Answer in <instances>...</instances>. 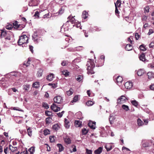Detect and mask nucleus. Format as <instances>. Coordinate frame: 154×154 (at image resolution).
<instances>
[{
    "mask_svg": "<svg viewBox=\"0 0 154 154\" xmlns=\"http://www.w3.org/2000/svg\"><path fill=\"white\" fill-rule=\"evenodd\" d=\"M116 4V5L117 6V8H119L120 7L121 5V1L120 0H117L116 3H115V4Z\"/></svg>",
    "mask_w": 154,
    "mask_h": 154,
    "instance_id": "50",
    "label": "nucleus"
},
{
    "mask_svg": "<svg viewBox=\"0 0 154 154\" xmlns=\"http://www.w3.org/2000/svg\"><path fill=\"white\" fill-rule=\"evenodd\" d=\"M30 60L31 58H29L27 61L24 62L23 65L25 66L26 67H27L29 66L30 64V62L31 61Z\"/></svg>",
    "mask_w": 154,
    "mask_h": 154,
    "instance_id": "29",
    "label": "nucleus"
},
{
    "mask_svg": "<svg viewBox=\"0 0 154 154\" xmlns=\"http://www.w3.org/2000/svg\"><path fill=\"white\" fill-rule=\"evenodd\" d=\"M135 36L136 40H138L140 37V35L138 33H135Z\"/></svg>",
    "mask_w": 154,
    "mask_h": 154,
    "instance_id": "58",
    "label": "nucleus"
},
{
    "mask_svg": "<svg viewBox=\"0 0 154 154\" xmlns=\"http://www.w3.org/2000/svg\"><path fill=\"white\" fill-rule=\"evenodd\" d=\"M73 93V90L72 88H70L69 91L66 92L67 94L69 96L72 95Z\"/></svg>",
    "mask_w": 154,
    "mask_h": 154,
    "instance_id": "39",
    "label": "nucleus"
},
{
    "mask_svg": "<svg viewBox=\"0 0 154 154\" xmlns=\"http://www.w3.org/2000/svg\"><path fill=\"white\" fill-rule=\"evenodd\" d=\"M68 19L69 21L72 24L75 23V19L73 17H71V16H69L68 17Z\"/></svg>",
    "mask_w": 154,
    "mask_h": 154,
    "instance_id": "27",
    "label": "nucleus"
},
{
    "mask_svg": "<svg viewBox=\"0 0 154 154\" xmlns=\"http://www.w3.org/2000/svg\"><path fill=\"white\" fill-rule=\"evenodd\" d=\"M9 148L8 146H5L4 147V151L5 154H8L9 153Z\"/></svg>",
    "mask_w": 154,
    "mask_h": 154,
    "instance_id": "42",
    "label": "nucleus"
},
{
    "mask_svg": "<svg viewBox=\"0 0 154 154\" xmlns=\"http://www.w3.org/2000/svg\"><path fill=\"white\" fill-rule=\"evenodd\" d=\"M23 89L25 91H28L29 88V85H23Z\"/></svg>",
    "mask_w": 154,
    "mask_h": 154,
    "instance_id": "56",
    "label": "nucleus"
},
{
    "mask_svg": "<svg viewBox=\"0 0 154 154\" xmlns=\"http://www.w3.org/2000/svg\"><path fill=\"white\" fill-rule=\"evenodd\" d=\"M11 34V33L10 31L8 32V33L6 35V36L5 37V38L6 39H7L8 40H11V35L10 34Z\"/></svg>",
    "mask_w": 154,
    "mask_h": 154,
    "instance_id": "31",
    "label": "nucleus"
},
{
    "mask_svg": "<svg viewBox=\"0 0 154 154\" xmlns=\"http://www.w3.org/2000/svg\"><path fill=\"white\" fill-rule=\"evenodd\" d=\"M82 135H85L88 132V130H87L85 128H83L82 130Z\"/></svg>",
    "mask_w": 154,
    "mask_h": 154,
    "instance_id": "40",
    "label": "nucleus"
},
{
    "mask_svg": "<svg viewBox=\"0 0 154 154\" xmlns=\"http://www.w3.org/2000/svg\"><path fill=\"white\" fill-rule=\"evenodd\" d=\"M86 65L87 66V73L88 74H94L97 71L94 61L89 59Z\"/></svg>",
    "mask_w": 154,
    "mask_h": 154,
    "instance_id": "1",
    "label": "nucleus"
},
{
    "mask_svg": "<svg viewBox=\"0 0 154 154\" xmlns=\"http://www.w3.org/2000/svg\"><path fill=\"white\" fill-rule=\"evenodd\" d=\"M42 107L45 108L46 109H48L49 108L48 104L47 103L45 102L42 103Z\"/></svg>",
    "mask_w": 154,
    "mask_h": 154,
    "instance_id": "41",
    "label": "nucleus"
},
{
    "mask_svg": "<svg viewBox=\"0 0 154 154\" xmlns=\"http://www.w3.org/2000/svg\"><path fill=\"white\" fill-rule=\"evenodd\" d=\"M50 131L48 129H46L44 130V134L45 135H47L50 134Z\"/></svg>",
    "mask_w": 154,
    "mask_h": 154,
    "instance_id": "54",
    "label": "nucleus"
},
{
    "mask_svg": "<svg viewBox=\"0 0 154 154\" xmlns=\"http://www.w3.org/2000/svg\"><path fill=\"white\" fill-rule=\"evenodd\" d=\"M114 120V119L112 117H111L109 118V120L111 124H112L113 123Z\"/></svg>",
    "mask_w": 154,
    "mask_h": 154,
    "instance_id": "60",
    "label": "nucleus"
},
{
    "mask_svg": "<svg viewBox=\"0 0 154 154\" xmlns=\"http://www.w3.org/2000/svg\"><path fill=\"white\" fill-rule=\"evenodd\" d=\"M69 63V62L68 60H64L61 62V65L63 66H65L68 65Z\"/></svg>",
    "mask_w": 154,
    "mask_h": 154,
    "instance_id": "25",
    "label": "nucleus"
},
{
    "mask_svg": "<svg viewBox=\"0 0 154 154\" xmlns=\"http://www.w3.org/2000/svg\"><path fill=\"white\" fill-rule=\"evenodd\" d=\"M62 74L63 75L65 76L66 77L69 75V72L66 70H63L62 71Z\"/></svg>",
    "mask_w": 154,
    "mask_h": 154,
    "instance_id": "28",
    "label": "nucleus"
},
{
    "mask_svg": "<svg viewBox=\"0 0 154 154\" xmlns=\"http://www.w3.org/2000/svg\"><path fill=\"white\" fill-rule=\"evenodd\" d=\"M115 6L116 7V9H115V14L116 15H117V14H119V11H118V9L117 8V6L116 5V4L115 3Z\"/></svg>",
    "mask_w": 154,
    "mask_h": 154,
    "instance_id": "59",
    "label": "nucleus"
},
{
    "mask_svg": "<svg viewBox=\"0 0 154 154\" xmlns=\"http://www.w3.org/2000/svg\"><path fill=\"white\" fill-rule=\"evenodd\" d=\"M88 13L86 11H84L82 12V17L84 19H85L88 17Z\"/></svg>",
    "mask_w": 154,
    "mask_h": 154,
    "instance_id": "16",
    "label": "nucleus"
},
{
    "mask_svg": "<svg viewBox=\"0 0 154 154\" xmlns=\"http://www.w3.org/2000/svg\"><path fill=\"white\" fill-rule=\"evenodd\" d=\"M128 99L126 97L123 95L121 96L119 98L117 99L118 104H122L125 103Z\"/></svg>",
    "mask_w": 154,
    "mask_h": 154,
    "instance_id": "3",
    "label": "nucleus"
},
{
    "mask_svg": "<svg viewBox=\"0 0 154 154\" xmlns=\"http://www.w3.org/2000/svg\"><path fill=\"white\" fill-rule=\"evenodd\" d=\"M65 124H64V126L66 128H69V127L70 126V123L69 121L68 120L66 119H65Z\"/></svg>",
    "mask_w": 154,
    "mask_h": 154,
    "instance_id": "13",
    "label": "nucleus"
},
{
    "mask_svg": "<svg viewBox=\"0 0 154 154\" xmlns=\"http://www.w3.org/2000/svg\"><path fill=\"white\" fill-rule=\"evenodd\" d=\"M83 79V76L81 75L77 76V77L76 78V80L79 82L82 81Z\"/></svg>",
    "mask_w": 154,
    "mask_h": 154,
    "instance_id": "33",
    "label": "nucleus"
},
{
    "mask_svg": "<svg viewBox=\"0 0 154 154\" xmlns=\"http://www.w3.org/2000/svg\"><path fill=\"white\" fill-rule=\"evenodd\" d=\"M37 34L36 32H34L32 35L33 40L36 41L37 40Z\"/></svg>",
    "mask_w": 154,
    "mask_h": 154,
    "instance_id": "34",
    "label": "nucleus"
},
{
    "mask_svg": "<svg viewBox=\"0 0 154 154\" xmlns=\"http://www.w3.org/2000/svg\"><path fill=\"white\" fill-rule=\"evenodd\" d=\"M96 125V122H93L91 121H90L88 124V126L90 127L91 128L94 129L95 128V125Z\"/></svg>",
    "mask_w": 154,
    "mask_h": 154,
    "instance_id": "9",
    "label": "nucleus"
},
{
    "mask_svg": "<svg viewBox=\"0 0 154 154\" xmlns=\"http://www.w3.org/2000/svg\"><path fill=\"white\" fill-rule=\"evenodd\" d=\"M39 85L38 82H35L33 84L32 86L33 87L37 88L39 87Z\"/></svg>",
    "mask_w": 154,
    "mask_h": 154,
    "instance_id": "38",
    "label": "nucleus"
},
{
    "mask_svg": "<svg viewBox=\"0 0 154 154\" xmlns=\"http://www.w3.org/2000/svg\"><path fill=\"white\" fill-rule=\"evenodd\" d=\"M92 151L87 149H86L85 154H92Z\"/></svg>",
    "mask_w": 154,
    "mask_h": 154,
    "instance_id": "55",
    "label": "nucleus"
},
{
    "mask_svg": "<svg viewBox=\"0 0 154 154\" xmlns=\"http://www.w3.org/2000/svg\"><path fill=\"white\" fill-rule=\"evenodd\" d=\"M148 66L150 68L152 69L154 68V63H150L148 65Z\"/></svg>",
    "mask_w": 154,
    "mask_h": 154,
    "instance_id": "61",
    "label": "nucleus"
},
{
    "mask_svg": "<svg viewBox=\"0 0 154 154\" xmlns=\"http://www.w3.org/2000/svg\"><path fill=\"white\" fill-rule=\"evenodd\" d=\"M27 131L28 135L29 136H31L32 135V131L31 128L30 127H29L27 129Z\"/></svg>",
    "mask_w": 154,
    "mask_h": 154,
    "instance_id": "37",
    "label": "nucleus"
},
{
    "mask_svg": "<svg viewBox=\"0 0 154 154\" xmlns=\"http://www.w3.org/2000/svg\"><path fill=\"white\" fill-rule=\"evenodd\" d=\"M139 48L141 50L143 51H144L146 50L144 45L143 44L140 46Z\"/></svg>",
    "mask_w": 154,
    "mask_h": 154,
    "instance_id": "47",
    "label": "nucleus"
},
{
    "mask_svg": "<svg viewBox=\"0 0 154 154\" xmlns=\"http://www.w3.org/2000/svg\"><path fill=\"white\" fill-rule=\"evenodd\" d=\"M55 137L54 136H50L49 137L50 140L51 142L53 143L54 141Z\"/></svg>",
    "mask_w": 154,
    "mask_h": 154,
    "instance_id": "49",
    "label": "nucleus"
},
{
    "mask_svg": "<svg viewBox=\"0 0 154 154\" xmlns=\"http://www.w3.org/2000/svg\"><path fill=\"white\" fill-rule=\"evenodd\" d=\"M33 47L32 46L29 45V49L30 51L32 52V53H33Z\"/></svg>",
    "mask_w": 154,
    "mask_h": 154,
    "instance_id": "62",
    "label": "nucleus"
},
{
    "mask_svg": "<svg viewBox=\"0 0 154 154\" xmlns=\"http://www.w3.org/2000/svg\"><path fill=\"white\" fill-rule=\"evenodd\" d=\"M57 146L59 148V152H61L64 150V147L61 144H57Z\"/></svg>",
    "mask_w": 154,
    "mask_h": 154,
    "instance_id": "24",
    "label": "nucleus"
},
{
    "mask_svg": "<svg viewBox=\"0 0 154 154\" xmlns=\"http://www.w3.org/2000/svg\"><path fill=\"white\" fill-rule=\"evenodd\" d=\"M105 147L107 151L110 150L112 148V146L109 144L106 145Z\"/></svg>",
    "mask_w": 154,
    "mask_h": 154,
    "instance_id": "32",
    "label": "nucleus"
},
{
    "mask_svg": "<svg viewBox=\"0 0 154 154\" xmlns=\"http://www.w3.org/2000/svg\"><path fill=\"white\" fill-rule=\"evenodd\" d=\"M147 75L149 79H151L154 77V74L152 72H149L147 74Z\"/></svg>",
    "mask_w": 154,
    "mask_h": 154,
    "instance_id": "19",
    "label": "nucleus"
},
{
    "mask_svg": "<svg viewBox=\"0 0 154 154\" xmlns=\"http://www.w3.org/2000/svg\"><path fill=\"white\" fill-rule=\"evenodd\" d=\"M30 154H33L35 151V147H32L29 149V150Z\"/></svg>",
    "mask_w": 154,
    "mask_h": 154,
    "instance_id": "36",
    "label": "nucleus"
},
{
    "mask_svg": "<svg viewBox=\"0 0 154 154\" xmlns=\"http://www.w3.org/2000/svg\"><path fill=\"white\" fill-rule=\"evenodd\" d=\"M51 118H50V117H48L46 119L45 122L46 124H49L51 123Z\"/></svg>",
    "mask_w": 154,
    "mask_h": 154,
    "instance_id": "57",
    "label": "nucleus"
},
{
    "mask_svg": "<svg viewBox=\"0 0 154 154\" xmlns=\"http://www.w3.org/2000/svg\"><path fill=\"white\" fill-rule=\"evenodd\" d=\"M131 103L133 105L136 107H137L138 105V102L135 100H132L131 101Z\"/></svg>",
    "mask_w": 154,
    "mask_h": 154,
    "instance_id": "45",
    "label": "nucleus"
},
{
    "mask_svg": "<svg viewBox=\"0 0 154 154\" xmlns=\"http://www.w3.org/2000/svg\"><path fill=\"white\" fill-rule=\"evenodd\" d=\"M153 32V31L152 29H149L148 33V35H150Z\"/></svg>",
    "mask_w": 154,
    "mask_h": 154,
    "instance_id": "63",
    "label": "nucleus"
},
{
    "mask_svg": "<svg viewBox=\"0 0 154 154\" xmlns=\"http://www.w3.org/2000/svg\"><path fill=\"white\" fill-rule=\"evenodd\" d=\"M9 149L12 152H14L17 149V147L13 146L11 145H9Z\"/></svg>",
    "mask_w": 154,
    "mask_h": 154,
    "instance_id": "12",
    "label": "nucleus"
},
{
    "mask_svg": "<svg viewBox=\"0 0 154 154\" xmlns=\"http://www.w3.org/2000/svg\"><path fill=\"white\" fill-rule=\"evenodd\" d=\"M62 100V98L61 96H57L54 97V100L55 103L58 104H60L61 103Z\"/></svg>",
    "mask_w": 154,
    "mask_h": 154,
    "instance_id": "5",
    "label": "nucleus"
},
{
    "mask_svg": "<svg viewBox=\"0 0 154 154\" xmlns=\"http://www.w3.org/2000/svg\"><path fill=\"white\" fill-rule=\"evenodd\" d=\"M150 88L151 90L154 91V84H152L150 86Z\"/></svg>",
    "mask_w": 154,
    "mask_h": 154,
    "instance_id": "64",
    "label": "nucleus"
},
{
    "mask_svg": "<svg viewBox=\"0 0 154 154\" xmlns=\"http://www.w3.org/2000/svg\"><path fill=\"white\" fill-rule=\"evenodd\" d=\"M54 78V75L53 74L51 73L47 76L46 79L47 80L50 81H51L53 80Z\"/></svg>",
    "mask_w": 154,
    "mask_h": 154,
    "instance_id": "17",
    "label": "nucleus"
},
{
    "mask_svg": "<svg viewBox=\"0 0 154 154\" xmlns=\"http://www.w3.org/2000/svg\"><path fill=\"white\" fill-rule=\"evenodd\" d=\"M75 125L77 127H81L82 125V122L79 120H75Z\"/></svg>",
    "mask_w": 154,
    "mask_h": 154,
    "instance_id": "14",
    "label": "nucleus"
},
{
    "mask_svg": "<svg viewBox=\"0 0 154 154\" xmlns=\"http://www.w3.org/2000/svg\"><path fill=\"white\" fill-rule=\"evenodd\" d=\"M122 107L126 111L129 110V107L127 105H123L122 106Z\"/></svg>",
    "mask_w": 154,
    "mask_h": 154,
    "instance_id": "46",
    "label": "nucleus"
},
{
    "mask_svg": "<svg viewBox=\"0 0 154 154\" xmlns=\"http://www.w3.org/2000/svg\"><path fill=\"white\" fill-rule=\"evenodd\" d=\"M13 25L15 29L20 28V25L18 24V22L17 21H15L13 23Z\"/></svg>",
    "mask_w": 154,
    "mask_h": 154,
    "instance_id": "26",
    "label": "nucleus"
},
{
    "mask_svg": "<svg viewBox=\"0 0 154 154\" xmlns=\"http://www.w3.org/2000/svg\"><path fill=\"white\" fill-rule=\"evenodd\" d=\"M125 50L128 51L131 50L132 49V45L130 44H127L125 47Z\"/></svg>",
    "mask_w": 154,
    "mask_h": 154,
    "instance_id": "21",
    "label": "nucleus"
},
{
    "mask_svg": "<svg viewBox=\"0 0 154 154\" xmlns=\"http://www.w3.org/2000/svg\"><path fill=\"white\" fill-rule=\"evenodd\" d=\"M51 108L55 112H57L60 109V108L57 106L56 104L53 103L51 106Z\"/></svg>",
    "mask_w": 154,
    "mask_h": 154,
    "instance_id": "4",
    "label": "nucleus"
},
{
    "mask_svg": "<svg viewBox=\"0 0 154 154\" xmlns=\"http://www.w3.org/2000/svg\"><path fill=\"white\" fill-rule=\"evenodd\" d=\"M145 54L142 53L140 54L139 55V58L140 60L143 62L146 61V60L145 58Z\"/></svg>",
    "mask_w": 154,
    "mask_h": 154,
    "instance_id": "7",
    "label": "nucleus"
},
{
    "mask_svg": "<svg viewBox=\"0 0 154 154\" xmlns=\"http://www.w3.org/2000/svg\"><path fill=\"white\" fill-rule=\"evenodd\" d=\"M28 38L26 35L21 36L18 40V43L19 45H22L25 43H28Z\"/></svg>",
    "mask_w": 154,
    "mask_h": 154,
    "instance_id": "2",
    "label": "nucleus"
},
{
    "mask_svg": "<svg viewBox=\"0 0 154 154\" xmlns=\"http://www.w3.org/2000/svg\"><path fill=\"white\" fill-rule=\"evenodd\" d=\"M79 96L76 95L73 98V100L71 101L72 103L75 102L78 100Z\"/></svg>",
    "mask_w": 154,
    "mask_h": 154,
    "instance_id": "43",
    "label": "nucleus"
},
{
    "mask_svg": "<svg viewBox=\"0 0 154 154\" xmlns=\"http://www.w3.org/2000/svg\"><path fill=\"white\" fill-rule=\"evenodd\" d=\"M145 73V71L143 69H140L137 72V74L139 76L142 75Z\"/></svg>",
    "mask_w": 154,
    "mask_h": 154,
    "instance_id": "11",
    "label": "nucleus"
},
{
    "mask_svg": "<svg viewBox=\"0 0 154 154\" xmlns=\"http://www.w3.org/2000/svg\"><path fill=\"white\" fill-rule=\"evenodd\" d=\"M38 4L37 0H31L29 2V5L30 6H35L38 5Z\"/></svg>",
    "mask_w": 154,
    "mask_h": 154,
    "instance_id": "6",
    "label": "nucleus"
},
{
    "mask_svg": "<svg viewBox=\"0 0 154 154\" xmlns=\"http://www.w3.org/2000/svg\"><path fill=\"white\" fill-rule=\"evenodd\" d=\"M125 86L126 89H130L133 86L132 83L130 81L126 82L125 84Z\"/></svg>",
    "mask_w": 154,
    "mask_h": 154,
    "instance_id": "8",
    "label": "nucleus"
},
{
    "mask_svg": "<svg viewBox=\"0 0 154 154\" xmlns=\"http://www.w3.org/2000/svg\"><path fill=\"white\" fill-rule=\"evenodd\" d=\"M45 114L47 116H50L52 115V113L51 112L47 110L45 112Z\"/></svg>",
    "mask_w": 154,
    "mask_h": 154,
    "instance_id": "52",
    "label": "nucleus"
},
{
    "mask_svg": "<svg viewBox=\"0 0 154 154\" xmlns=\"http://www.w3.org/2000/svg\"><path fill=\"white\" fill-rule=\"evenodd\" d=\"M149 7L148 6H146L144 8V13H146L149 12Z\"/></svg>",
    "mask_w": 154,
    "mask_h": 154,
    "instance_id": "44",
    "label": "nucleus"
},
{
    "mask_svg": "<svg viewBox=\"0 0 154 154\" xmlns=\"http://www.w3.org/2000/svg\"><path fill=\"white\" fill-rule=\"evenodd\" d=\"M94 102L91 101H88L86 103V105L90 106H92L94 104Z\"/></svg>",
    "mask_w": 154,
    "mask_h": 154,
    "instance_id": "51",
    "label": "nucleus"
},
{
    "mask_svg": "<svg viewBox=\"0 0 154 154\" xmlns=\"http://www.w3.org/2000/svg\"><path fill=\"white\" fill-rule=\"evenodd\" d=\"M122 80V78L120 76H118L116 78V82L119 85L121 83Z\"/></svg>",
    "mask_w": 154,
    "mask_h": 154,
    "instance_id": "15",
    "label": "nucleus"
},
{
    "mask_svg": "<svg viewBox=\"0 0 154 154\" xmlns=\"http://www.w3.org/2000/svg\"><path fill=\"white\" fill-rule=\"evenodd\" d=\"M1 38H4L5 37L6 35H7L8 33V32H6V31H5L3 30H1Z\"/></svg>",
    "mask_w": 154,
    "mask_h": 154,
    "instance_id": "22",
    "label": "nucleus"
},
{
    "mask_svg": "<svg viewBox=\"0 0 154 154\" xmlns=\"http://www.w3.org/2000/svg\"><path fill=\"white\" fill-rule=\"evenodd\" d=\"M42 72L43 70L42 69H39L37 73V76L38 77L41 76L42 74Z\"/></svg>",
    "mask_w": 154,
    "mask_h": 154,
    "instance_id": "35",
    "label": "nucleus"
},
{
    "mask_svg": "<svg viewBox=\"0 0 154 154\" xmlns=\"http://www.w3.org/2000/svg\"><path fill=\"white\" fill-rule=\"evenodd\" d=\"M102 147H100L94 151L95 154H100L102 152Z\"/></svg>",
    "mask_w": 154,
    "mask_h": 154,
    "instance_id": "20",
    "label": "nucleus"
},
{
    "mask_svg": "<svg viewBox=\"0 0 154 154\" xmlns=\"http://www.w3.org/2000/svg\"><path fill=\"white\" fill-rule=\"evenodd\" d=\"M137 125L138 126H142L144 124V123L140 118H138L137 120Z\"/></svg>",
    "mask_w": 154,
    "mask_h": 154,
    "instance_id": "18",
    "label": "nucleus"
},
{
    "mask_svg": "<svg viewBox=\"0 0 154 154\" xmlns=\"http://www.w3.org/2000/svg\"><path fill=\"white\" fill-rule=\"evenodd\" d=\"M65 7V6H63L60 8V9L58 11L59 14H61L64 12Z\"/></svg>",
    "mask_w": 154,
    "mask_h": 154,
    "instance_id": "30",
    "label": "nucleus"
},
{
    "mask_svg": "<svg viewBox=\"0 0 154 154\" xmlns=\"http://www.w3.org/2000/svg\"><path fill=\"white\" fill-rule=\"evenodd\" d=\"M142 146L144 147H149V143L147 142L143 143L142 144Z\"/></svg>",
    "mask_w": 154,
    "mask_h": 154,
    "instance_id": "53",
    "label": "nucleus"
},
{
    "mask_svg": "<svg viewBox=\"0 0 154 154\" xmlns=\"http://www.w3.org/2000/svg\"><path fill=\"white\" fill-rule=\"evenodd\" d=\"M52 128L53 129L57 131L58 129L59 126L57 124H56L53 125Z\"/></svg>",
    "mask_w": 154,
    "mask_h": 154,
    "instance_id": "48",
    "label": "nucleus"
},
{
    "mask_svg": "<svg viewBox=\"0 0 154 154\" xmlns=\"http://www.w3.org/2000/svg\"><path fill=\"white\" fill-rule=\"evenodd\" d=\"M65 142L67 144H69L71 143V140L68 137H66L64 139Z\"/></svg>",
    "mask_w": 154,
    "mask_h": 154,
    "instance_id": "23",
    "label": "nucleus"
},
{
    "mask_svg": "<svg viewBox=\"0 0 154 154\" xmlns=\"http://www.w3.org/2000/svg\"><path fill=\"white\" fill-rule=\"evenodd\" d=\"M105 57L104 55H101L100 57V58L98 62H101V63L100 64L99 66H102L103 65Z\"/></svg>",
    "mask_w": 154,
    "mask_h": 154,
    "instance_id": "10",
    "label": "nucleus"
}]
</instances>
